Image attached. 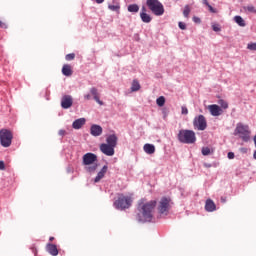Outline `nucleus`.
<instances>
[{
	"instance_id": "obj_1",
	"label": "nucleus",
	"mask_w": 256,
	"mask_h": 256,
	"mask_svg": "<svg viewBox=\"0 0 256 256\" xmlns=\"http://www.w3.org/2000/svg\"><path fill=\"white\" fill-rule=\"evenodd\" d=\"M157 206V201L151 200L150 202H145V200H140L137 206L136 219L140 223H145L153 219V209Z\"/></svg>"
},
{
	"instance_id": "obj_2",
	"label": "nucleus",
	"mask_w": 256,
	"mask_h": 256,
	"mask_svg": "<svg viewBox=\"0 0 256 256\" xmlns=\"http://www.w3.org/2000/svg\"><path fill=\"white\" fill-rule=\"evenodd\" d=\"M177 137L180 143L186 145H193L197 141V136L193 130H180Z\"/></svg>"
},
{
	"instance_id": "obj_3",
	"label": "nucleus",
	"mask_w": 256,
	"mask_h": 256,
	"mask_svg": "<svg viewBox=\"0 0 256 256\" xmlns=\"http://www.w3.org/2000/svg\"><path fill=\"white\" fill-rule=\"evenodd\" d=\"M82 163L83 165L85 166H89V165H92V166H89L86 168V171H88V173H93L95 171H97V156L91 152H88L86 154L83 155L82 157Z\"/></svg>"
},
{
	"instance_id": "obj_4",
	"label": "nucleus",
	"mask_w": 256,
	"mask_h": 256,
	"mask_svg": "<svg viewBox=\"0 0 256 256\" xmlns=\"http://www.w3.org/2000/svg\"><path fill=\"white\" fill-rule=\"evenodd\" d=\"M146 5L148 9L157 17H161L165 13V7L159 2V0H147Z\"/></svg>"
},
{
	"instance_id": "obj_5",
	"label": "nucleus",
	"mask_w": 256,
	"mask_h": 256,
	"mask_svg": "<svg viewBox=\"0 0 256 256\" xmlns=\"http://www.w3.org/2000/svg\"><path fill=\"white\" fill-rule=\"evenodd\" d=\"M131 203H133V199L130 196L119 194L118 199L114 202V207L123 211V209H129Z\"/></svg>"
},
{
	"instance_id": "obj_6",
	"label": "nucleus",
	"mask_w": 256,
	"mask_h": 256,
	"mask_svg": "<svg viewBox=\"0 0 256 256\" xmlns=\"http://www.w3.org/2000/svg\"><path fill=\"white\" fill-rule=\"evenodd\" d=\"M11 143H13V132L9 129H1L0 130V145L2 147H11Z\"/></svg>"
},
{
	"instance_id": "obj_7",
	"label": "nucleus",
	"mask_w": 256,
	"mask_h": 256,
	"mask_svg": "<svg viewBox=\"0 0 256 256\" xmlns=\"http://www.w3.org/2000/svg\"><path fill=\"white\" fill-rule=\"evenodd\" d=\"M236 133L240 135V138L245 143H248L251 139V130H249V125H243L241 123H238L236 126Z\"/></svg>"
},
{
	"instance_id": "obj_8",
	"label": "nucleus",
	"mask_w": 256,
	"mask_h": 256,
	"mask_svg": "<svg viewBox=\"0 0 256 256\" xmlns=\"http://www.w3.org/2000/svg\"><path fill=\"white\" fill-rule=\"evenodd\" d=\"M193 126L197 131H205V129H207V119L200 114L194 118Z\"/></svg>"
},
{
	"instance_id": "obj_9",
	"label": "nucleus",
	"mask_w": 256,
	"mask_h": 256,
	"mask_svg": "<svg viewBox=\"0 0 256 256\" xmlns=\"http://www.w3.org/2000/svg\"><path fill=\"white\" fill-rule=\"evenodd\" d=\"M169 209H171V198L163 197L161 198L158 211L161 215H167L169 213Z\"/></svg>"
},
{
	"instance_id": "obj_10",
	"label": "nucleus",
	"mask_w": 256,
	"mask_h": 256,
	"mask_svg": "<svg viewBox=\"0 0 256 256\" xmlns=\"http://www.w3.org/2000/svg\"><path fill=\"white\" fill-rule=\"evenodd\" d=\"M208 111L212 117H219V115H223V109L217 104L209 105Z\"/></svg>"
},
{
	"instance_id": "obj_11",
	"label": "nucleus",
	"mask_w": 256,
	"mask_h": 256,
	"mask_svg": "<svg viewBox=\"0 0 256 256\" xmlns=\"http://www.w3.org/2000/svg\"><path fill=\"white\" fill-rule=\"evenodd\" d=\"M100 151H102V153L104 155H107L108 157H113V155H115V148H113V146H110L109 144H101Z\"/></svg>"
},
{
	"instance_id": "obj_12",
	"label": "nucleus",
	"mask_w": 256,
	"mask_h": 256,
	"mask_svg": "<svg viewBox=\"0 0 256 256\" xmlns=\"http://www.w3.org/2000/svg\"><path fill=\"white\" fill-rule=\"evenodd\" d=\"M61 107L62 109H70V107H73V97H71V95H64L61 99Z\"/></svg>"
},
{
	"instance_id": "obj_13",
	"label": "nucleus",
	"mask_w": 256,
	"mask_h": 256,
	"mask_svg": "<svg viewBox=\"0 0 256 256\" xmlns=\"http://www.w3.org/2000/svg\"><path fill=\"white\" fill-rule=\"evenodd\" d=\"M140 19L143 23H151V21H153L151 15L147 13V8L145 6H142L141 8Z\"/></svg>"
},
{
	"instance_id": "obj_14",
	"label": "nucleus",
	"mask_w": 256,
	"mask_h": 256,
	"mask_svg": "<svg viewBox=\"0 0 256 256\" xmlns=\"http://www.w3.org/2000/svg\"><path fill=\"white\" fill-rule=\"evenodd\" d=\"M90 133L93 137H99L103 133V128L97 124H94L90 128Z\"/></svg>"
},
{
	"instance_id": "obj_15",
	"label": "nucleus",
	"mask_w": 256,
	"mask_h": 256,
	"mask_svg": "<svg viewBox=\"0 0 256 256\" xmlns=\"http://www.w3.org/2000/svg\"><path fill=\"white\" fill-rule=\"evenodd\" d=\"M46 251L52 256L59 255V250L57 249V245H55V244L48 243L46 245Z\"/></svg>"
},
{
	"instance_id": "obj_16",
	"label": "nucleus",
	"mask_w": 256,
	"mask_h": 256,
	"mask_svg": "<svg viewBox=\"0 0 256 256\" xmlns=\"http://www.w3.org/2000/svg\"><path fill=\"white\" fill-rule=\"evenodd\" d=\"M117 141H118V138H117V135L115 134L109 135L106 139L107 145H110V147H113L114 149L117 147Z\"/></svg>"
},
{
	"instance_id": "obj_17",
	"label": "nucleus",
	"mask_w": 256,
	"mask_h": 256,
	"mask_svg": "<svg viewBox=\"0 0 256 256\" xmlns=\"http://www.w3.org/2000/svg\"><path fill=\"white\" fill-rule=\"evenodd\" d=\"M107 165L103 166L102 169L98 172L97 176L94 179L95 183H99V181H101V179H103V177H105V175L107 174Z\"/></svg>"
},
{
	"instance_id": "obj_18",
	"label": "nucleus",
	"mask_w": 256,
	"mask_h": 256,
	"mask_svg": "<svg viewBox=\"0 0 256 256\" xmlns=\"http://www.w3.org/2000/svg\"><path fill=\"white\" fill-rule=\"evenodd\" d=\"M216 209L217 206L215 205V202H213V200H206L205 210L208 211V213H213V211H215Z\"/></svg>"
},
{
	"instance_id": "obj_19",
	"label": "nucleus",
	"mask_w": 256,
	"mask_h": 256,
	"mask_svg": "<svg viewBox=\"0 0 256 256\" xmlns=\"http://www.w3.org/2000/svg\"><path fill=\"white\" fill-rule=\"evenodd\" d=\"M90 93L94 97V100L96 101V103H98V105H103V101L99 99V91L97 90V88L92 87L90 89Z\"/></svg>"
},
{
	"instance_id": "obj_20",
	"label": "nucleus",
	"mask_w": 256,
	"mask_h": 256,
	"mask_svg": "<svg viewBox=\"0 0 256 256\" xmlns=\"http://www.w3.org/2000/svg\"><path fill=\"white\" fill-rule=\"evenodd\" d=\"M85 123H86L85 118L76 119L73 122L72 127H73V129H81V127H83V125H85Z\"/></svg>"
},
{
	"instance_id": "obj_21",
	"label": "nucleus",
	"mask_w": 256,
	"mask_h": 256,
	"mask_svg": "<svg viewBox=\"0 0 256 256\" xmlns=\"http://www.w3.org/2000/svg\"><path fill=\"white\" fill-rule=\"evenodd\" d=\"M62 73L65 75V77H71L73 75V70L71 69V65L65 64L62 67Z\"/></svg>"
},
{
	"instance_id": "obj_22",
	"label": "nucleus",
	"mask_w": 256,
	"mask_h": 256,
	"mask_svg": "<svg viewBox=\"0 0 256 256\" xmlns=\"http://www.w3.org/2000/svg\"><path fill=\"white\" fill-rule=\"evenodd\" d=\"M144 151L148 155H153V153H155V146L153 144H145Z\"/></svg>"
},
{
	"instance_id": "obj_23",
	"label": "nucleus",
	"mask_w": 256,
	"mask_h": 256,
	"mask_svg": "<svg viewBox=\"0 0 256 256\" xmlns=\"http://www.w3.org/2000/svg\"><path fill=\"white\" fill-rule=\"evenodd\" d=\"M234 21H235V23H237V25H239V27H245L247 25L245 23V20L241 16H235Z\"/></svg>"
},
{
	"instance_id": "obj_24",
	"label": "nucleus",
	"mask_w": 256,
	"mask_h": 256,
	"mask_svg": "<svg viewBox=\"0 0 256 256\" xmlns=\"http://www.w3.org/2000/svg\"><path fill=\"white\" fill-rule=\"evenodd\" d=\"M129 13H139V5L137 4H130L128 6Z\"/></svg>"
},
{
	"instance_id": "obj_25",
	"label": "nucleus",
	"mask_w": 256,
	"mask_h": 256,
	"mask_svg": "<svg viewBox=\"0 0 256 256\" xmlns=\"http://www.w3.org/2000/svg\"><path fill=\"white\" fill-rule=\"evenodd\" d=\"M141 89V84H139V81L133 80L132 86H131V91H139Z\"/></svg>"
},
{
	"instance_id": "obj_26",
	"label": "nucleus",
	"mask_w": 256,
	"mask_h": 256,
	"mask_svg": "<svg viewBox=\"0 0 256 256\" xmlns=\"http://www.w3.org/2000/svg\"><path fill=\"white\" fill-rule=\"evenodd\" d=\"M189 13H191V7H189V5H186L183 10V15L186 19H189Z\"/></svg>"
},
{
	"instance_id": "obj_27",
	"label": "nucleus",
	"mask_w": 256,
	"mask_h": 256,
	"mask_svg": "<svg viewBox=\"0 0 256 256\" xmlns=\"http://www.w3.org/2000/svg\"><path fill=\"white\" fill-rule=\"evenodd\" d=\"M219 105H220V109H229V103H227V101L221 99L218 101Z\"/></svg>"
},
{
	"instance_id": "obj_28",
	"label": "nucleus",
	"mask_w": 256,
	"mask_h": 256,
	"mask_svg": "<svg viewBox=\"0 0 256 256\" xmlns=\"http://www.w3.org/2000/svg\"><path fill=\"white\" fill-rule=\"evenodd\" d=\"M244 11H248V13H256V8L253 5H248L244 7Z\"/></svg>"
},
{
	"instance_id": "obj_29",
	"label": "nucleus",
	"mask_w": 256,
	"mask_h": 256,
	"mask_svg": "<svg viewBox=\"0 0 256 256\" xmlns=\"http://www.w3.org/2000/svg\"><path fill=\"white\" fill-rule=\"evenodd\" d=\"M156 103L158 107H163L165 105V98L163 96L158 97Z\"/></svg>"
},
{
	"instance_id": "obj_30",
	"label": "nucleus",
	"mask_w": 256,
	"mask_h": 256,
	"mask_svg": "<svg viewBox=\"0 0 256 256\" xmlns=\"http://www.w3.org/2000/svg\"><path fill=\"white\" fill-rule=\"evenodd\" d=\"M202 155H211V149L209 147H203L202 148Z\"/></svg>"
},
{
	"instance_id": "obj_31",
	"label": "nucleus",
	"mask_w": 256,
	"mask_h": 256,
	"mask_svg": "<svg viewBox=\"0 0 256 256\" xmlns=\"http://www.w3.org/2000/svg\"><path fill=\"white\" fill-rule=\"evenodd\" d=\"M66 61H73L75 59V53H70L65 56Z\"/></svg>"
},
{
	"instance_id": "obj_32",
	"label": "nucleus",
	"mask_w": 256,
	"mask_h": 256,
	"mask_svg": "<svg viewBox=\"0 0 256 256\" xmlns=\"http://www.w3.org/2000/svg\"><path fill=\"white\" fill-rule=\"evenodd\" d=\"M212 29L216 33H219V31H221V26H219V24H212Z\"/></svg>"
},
{
	"instance_id": "obj_33",
	"label": "nucleus",
	"mask_w": 256,
	"mask_h": 256,
	"mask_svg": "<svg viewBox=\"0 0 256 256\" xmlns=\"http://www.w3.org/2000/svg\"><path fill=\"white\" fill-rule=\"evenodd\" d=\"M108 7L110 11H119L120 9L119 5H109Z\"/></svg>"
},
{
	"instance_id": "obj_34",
	"label": "nucleus",
	"mask_w": 256,
	"mask_h": 256,
	"mask_svg": "<svg viewBox=\"0 0 256 256\" xmlns=\"http://www.w3.org/2000/svg\"><path fill=\"white\" fill-rule=\"evenodd\" d=\"M247 49H250V51H256V43L248 44Z\"/></svg>"
},
{
	"instance_id": "obj_35",
	"label": "nucleus",
	"mask_w": 256,
	"mask_h": 256,
	"mask_svg": "<svg viewBox=\"0 0 256 256\" xmlns=\"http://www.w3.org/2000/svg\"><path fill=\"white\" fill-rule=\"evenodd\" d=\"M181 113H182V115H188L189 114V110L187 109L186 106L181 107Z\"/></svg>"
},
{
	"instance_id": "obj_36",
	"label": "nucleus",
	"mask_w": 256,
	"mask_h": 256,
	"mask_svg": "<svg viewBox=\"0 0 256 256\" xmlns=\"http://www.w3.org/2000/svg\"><path fill=\"white\" fill-rule=\"evenodd\" d=\"M0 28L1 29H9V25H7V23L0 20Z\"/></svg>"
},
{
	"instance_id": "obj_37",
	"label": "nucleus",
	"mask_w": 256,
	"mask_h": 256,
	"mask_svg": "<svg viewBox=\"0 0 256 256\" xmlns=\"http://www.w3.org/2000/svg\"><path fill=\"white\" fill-rule=\"evenodd\" d=\"M178 27L180 29H182V31H185V29H187V25L185 23H183V22H179L178 23Z\"/></svg>"
},
{
	"instance_id": "obj_38",
	"label": "nucleus",
	"mask_w": 256,
	"mask_h": 256,
	"mask_svg": "<svg viewBox=\"0 0 256 256\" xmlns=\"http://www.w3.org/2000/svg\"><path fill=\"white\" fill-rule=\"evenodd\" d=\"M210 13H217V10H215V8H213V6H211L210 4L207 6Z\"/></svg>"
},
{
	"instance_id": "obj_39",
	"label": "nucleus",
	"mask_w": 256,
	"mask_h": 256,
	"mask_svg": "<svg viewBox=\"0 0 256 256\" xmlns=\"http://www.w3.org/2000/svg\"><path fill=\"white\" fill-rule=\"evenodd\" d=\"M193 21L194 23H201V18L194 16Z\"/></svg>"
},
{
	"instance_id": "obj_40",
	"label": "nucleus",
	"mask_w": 256,
	"mask_h": 256,
	"mask_svg": "<svg viewBox=\"0 0 256 256\" xmlns=\"http://www.w3.org/2000/svg\"><path fill=\"white\" fill-rule=\"evenodd\" d=\"M228 159H235V153L229 152L228 153Z\"/></svg>"
},
{
	"instance_id": "obj_41",
	"label": "nucleus",
	"mask_w": 256,
	"mask_h": 256,
	"mask_svg": "<svg viewBox=\"0 0 256 256\" xmlns=\"http://www.w3.org/2000/svg\"><path fill=\"white\" fill-rule=\"evenodd\" d=\"M4 169H5V162L0 161V170L4 171Z\"/></svg>"
},
{
	"instance_id": "obj_42",
	"label": "nucleus",
	"mask_w": 256,
	"mask_h": 256,
	"mask_svg": "<svg viewBox=\"0 0 256 256\" xmlns=\"http://www.w3.org/2000/svg\"><path fill=\"white\" fill-rule=\"evenodd\" d=\"M84 99H86V101L91 100V95L90 94L84 95Z\"/></svg>"
},
{
	"instance_id": "obj_43",
	"label": "nucleus",
	"mask_w": 256,
	"mask_h": 256,
	"mask_svg": "<svg viewBox=\"0 0 256 256\" xmlns=\"http://www.w3.org/2000/svg\"><path fill=\"white\" fill-rule=\"evenodd\" d=\"M59 135L61 136V137H63V135H65V130H59Z\"/></svg>"
},
{
	"instance_id": "obj_44",
	"label": "nucleus",
	"mask_w": 256,
	"mask_h": 256,
	"mask_svg": "<svg viewBox=\"0 0 256 256\" xmlns=\"http://www.w3.org/2000/svg\"><path fill=\"white\" fill-rule=\"evenodd\" d=\"M96 3H98L99 5H101V3H104L105 0H95Z\"/></svg>"
},
{
	"instance_id": "obj_45",
	"label": "nucleus",
	"mask_w": 256,
	"mask_h": 256,
	"mask_svg": "<svg viewBox=\"0 0 256 256\" xmlns=\"http://www.w3.org/2000/svg\"><path fill=\"white\" fill-rule=\"evenodd\" d=\"M203 3H204V5H206V7H208V5H209V0H203Z\"/></svg>"
},
{
	"instance_id": "obj_46",
	"label": "nucleus",
	"mask_w": 256,
	"mask_h": 256,
	"mask_svg": "<svg viewBox=\"0 0 256 256\" xmlns=\"http://www.w3.org/2000/svg\"><path fill=\"white\" fill-rule=\"evenodd\" d=\"M226 201H227L226 198H224V197L221 198V202H222V203H225Z\"/></svg>"
},
{
	"instance_id": "obj_47",
	"label": "nucleus",
	"mask_w": 256,
	"mask_h": 256,
	"mask_svg": "<svg viewBox=\"0 0 256 256\" xmlns=\"http://www.w3.org/2000/svg\"><path fill=\"white\" fill-rule=\"evenodd\" d=\"M49 241H55V237L51 236V237L49 238Z\"/></svg>"
},
{
	"instance_id": "obj_48",
	"label": "nucleus",
	"mask_w": 256,
	"mask_h": 256,
	"mask_svg": "<svg viewBox=\"0 0 256 256\" xmlns=\"http://www.w3.org/2000/svg\"><path fill=\"white\" fill-rule=\"evenodd\" d=\"M253 158L256 159V150L253 153Z\"/></svg>"
},
{
	"instance_id": "obj_49",
	"label": "nucleus",
	"mask_w": 256,
	"mask_h": 256,
	"mask_svg": "<svg viewBox=\"0 0 256 256\" xmlns=\"http://www.w3.org/2000/svg\"><path fill=\"white\" fill-rule=\"evenodd\" d=\"M254 145L256 147V135L254 136Z\"/></svg>"
}]
</instances>
